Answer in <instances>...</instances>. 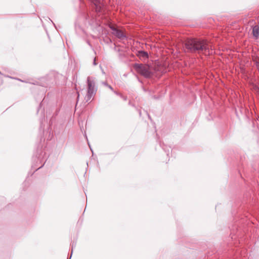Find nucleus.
Instances as JSON below:
<instances>
[{
  "instance_id": "1",
  "label": "nucleus",
  "mask_w": 259,
  "mask_h": 259,
  "mask_svg": "<svg viewBox=\"0 0 259 259\" xmlns=\"http://www.w3.org/2000/svg\"><path fill=\"white\" fill-rule=\"evenodd\" d=\"M185 47L188 51L193 52L196 51H203L205 53L210 54L209 46L204 40H200L197 39H189L185 43Z\"/></svg>"
},
{
  "instance_id": "2",
  "label": "nucleus",
  "mask_w": 259,
  "mask_h": 259,
  "mask_svg": "<svg viewBox=\"0 0 259 259\" xmlns=\"http://www.w3.org/2000/svg\"><path fill=\"white\" fill-rule=\"evenodd\" d=\"M134 68L138 73L141 74L146 77H148L151 75L150 67L147 65L135 64L134 65Z\"/></svg>"
},
{
  "instance_id": "3",
  "label": "nucleus",
  "mask_w": 259,
  "mask_h": 259,
  "mask_svg": "<svg viewBox=\"0 0 259 259\" xmlns=\"http://www.w3.org/2000/svg\"><path fill=\"white\" fill-rule=\"evenodd\" d=\"M88 83V93L86 96L87 102L89 101L92 96L95 94L96 90L95 89V82L91 77H88L87 79Z\"/></svg>"
},
{
  "instance_id": "4",
  "label": "nucleus",
  "mask_w": 259,
  "mask_h": 259,
  "mask_svg": "<svg viewBox=\"0 0 259 259\" xmlns=\"http://www.w3.org/2000/svg\"><path fill=\"white\" fill-rule=\"evenodd\" d=\"M113 33L118 38H122L125 37L124 33L121 31L115 28L113 29Z\"/></svg>"
},
{
  "instance_id": "5",
  "label": "nucleus",
  "mask_w": 259,
  "mask_h": 259,
  "mask_svg": "<svg viewBox=\"0 0 259 259\" xmlns=\"http://www.w3.org/2000/svg\"><path fill=\"white\" fill-rule=\"evenodd\" d=\"M252 33L254 37L257 38L259 36V26H255L253 28Z\"/></svg>"
},
{
  "instance_id": "6",
  "label": "nucleus",
  "mask_w": 259,
  "mask_h": 259,
  "mask_svg": "<svg viewBox=\"0 0 259 259\" xmlns=\"http://www.w3.org/2000/svg\"><path fill=\"white\" fill-rule=\"evenodd\" d=\"M138 56L140 58H146L148 57V54L146 52L141 51L138 52Z\"/></svg>"
},
{
  "instance_id": "7",
  "label": "nucleus",
  "mask_w": 259,
  "mask_h": 259,
  "mask_svg": "<svg viewBox=\"0 0 259 259\" xmlns=\"http://www.w3.org/2000/svg\"><path fill=\"white\" fill-rule=\"evenodd\" d=\"M95 5L96 6L99 5L100 4V0H94Z\"/></svg>"
},
{
  "instance_id": "8",
  "label": "nucleus",
  "mask_w": 259,
  "mask_h": 259,
  "mask_svg": "<svg viewBox=\"0 0 259 259\" xmlns=\"http://www.w3.org/2000/svg\"><path fill=\"white\" fill-rule=\"evenodd\" d=\"M94 65H96V61H95V59H94Z\"/></svg>"
},
{
  "instance_id": "9",
  "label": "nucleus",
  "mask_w": 259,
  "mask_h": 259,
  "mask_svg": "<svg viewBox=\"0 0 259 259\" xmlns=\"http://www.w3.org/2000/svg\"><path fill=\"white\" fill-rule=\"evenodd\" d=\"M108 87L109 88V89L112 90V88L110 85H108Z\"/></svg>"
},
{
  "instance_id": "10",
  "label": "nucleus",
  "mask_w": 259,
  "mask_h": 259,
  "mask_svg": "<svg viewBox=\"0 0 259 259\" xmlns=\"http://www.w3.org/2000/svg\"><path fill=\"white\" fill-rule=\"evenodd\" d=\"M77 94H78V96H77V98H79V95H79V92H78V93H77Z\"/></svg>"
},
{
  "instance_id": "11",
  "label": "nucleus",
  "mask_w": 259,
  "mask_h": 259,
  "mask_svg": "<svg viewBox=\"0 0 259 259\" xmlns=\"http://www.w3.org/2000/svg\"><path fill=\"white\" fill-rule=\"evenodd\" d=\"M72 249H73V248H72V250H71V255H72V252H73Z\"/></svg>"
},
{
  "instance_id": "12",
  "label": "nucleus",
  "mask_w": 259,
  "mask_h": 259,
  "mask_svg": "<svg viewBox=\"0 0 259 259\" xmlns=\"http://www.w3.org/2000/svg\"><path fill=\"white\" fill-rule=\"evenodd\" d=\"M105 85H106V86L108 87V84H106V83H105Z\"/></svg>"
},
{
  "instance_id": "13",
  "label": "nucleus",
  "mask_w": 259,
  "mask_h": 259,
  "mask_svg": "<svg viewBox=\"0 0 259 259\" xmlns=\"http://www.w3.org/2000/svg\"><path fill=\"white\" fill-rule=\"evenodd\" d=\"M105 85H106V86L108 87V84H106V83H105Z\"/></svg>"
}]
</instances>
